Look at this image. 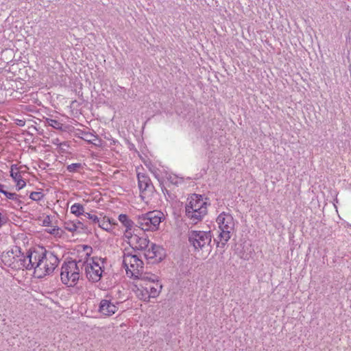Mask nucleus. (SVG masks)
I'll list each match as a JSON object with an SVG mask.
<instances>
[{
  "label": "nucleus",
  "mask_w": 351,
  "mask_h": 351,
  "mask_svg": "<svg viewBox=\"0 0 351 351\" xmlns=\"http://www.w3.org/2000/svg\"><path fill=\"white\" fill-rule=\"evenodd\" d=\"M34 276L38 278H43L53 272L59 264V258L57 256L49 251L34 250Z\"/></svg>",
  "instance_id": "f257e3e1"
},
{
  "label": "nucleus",
  "mask_w": 351,
  "mask_h": 351,
  "mask_svg": "<svg viewBox=\"0 0 351 351\" xmlns=\"http://www.w3.org/2000/svg\"><path fill=\"white\" fill-rule=\"evenodd\" d=\"M207 206L202 195L193 194L185 206V215L191 223L196 224L207 214Z\"/></svg>",
  "instance_id": "f03ea898"
},
{
  "label": "nucleus",
  "mask_w": 351,
  "mask_h": 351,
  "mask_svg": "<svg viewBox=\"0 0 351 351\" xmlns=\"http://www.w3.org/2000/svg\"><path fill=\"white\" fill-rule=\"evenodd\" d=\"M216 221L220 230L217 247H220L219 243H221V247H223L234 232L235 221L231 214L223 212L219 215Z\"/></svg>",
  "instance_id": "7ed1b4c3"
},
{
  "label": "nucleus",
  "mask_w": 351,
  "mask_h": 351,
  "mask_svg": "<svg viewBox=\"0 0 351 351\" xmlns=\"http://www.w3.org/2000/svg\"><path fill=\"white\" fill-rule=\"evenodd\" d=\"M79 263L84 266L86 276L89 281L97 282L100 280L104 272V259L99 257H93L84 263L79 261Z\"/></svg>",
  "instance_id": "20e7f679"
},
{
  "label": "nucleus",
  "mask_w": 351,
  "mask_h": 351,
  "mask_svg": "<svg viewBox=\"0 0 351 351\" xmlns=\"http://www.w3.org/2000/svg\"><path fill=\"white\" fill-rule=\"evenodd\" d=\"M79 262L71 261L64 263L61 267L60 278L63 284L74 287L80 278Z\"/></svg>",
  "instance_id": "39448f33"
},
{
  "label": "nucleus",
  "mask_w": 351,
  "mask_h": 351,
  "mask_svg": "<svg viewBox=\"0 0 351 351\" xmlns=\"http://www.w3.org/2000/svg\"><path fill=\"white\" fill-rule=\"evenodd\" d=\"M162 219H164L162 213L149 212L137 217L136 226L143 231H154L158 228Z\"/></svg>",
  "instance_id": "423d86ee"
},
{
  "label": "nucleus",
  "mask_w": 351,
  "mask_h": 351,
  "mask_svg": "<svg viewBox=\"0 0 351 351\" xmlns=\"http://www.w3.org/2000/svg\"><path fill=\"white\" fill-rule=\"evenodd\" d=\"M123 264L125 268L128 276L134 278L140 275V271L143 270V262L136 255L130 253L124 254Z\"/></svg>",
  "instance_id": "0eeeda50"
},
{
  "label": "nucleus",
  "mask_w": 351,
  "mask_h": 351,
  "mask_svg": "<svg viewBox=\"0 0 351 351\" xmlns=\"http://www.w3.org/2000/svg\"><path fill=\"white\" fill-rule=\"evenodd\" d=\"M189 241L195 250H200L208 246L211 242L212 235L210 231L191 230L189 232Z\"/></svg>",
  "instance_id": "6e6552de"
},
{
  "label": "nucleus",
  "mask_w": 351,
  "mask_h": 351,
  "mask_svg": "<svg viewBox=\"0 0 351 351\" xmlns=\"http://www.w3.org/2000/svg\"><path fill=\"white\" fill-rule=\"evenodd\" d=\"M34 251H28L26 255L20 254L19 258L14 263H11L10 267L16 270L27 269L34 270Z\"/></svg>",
  "instance_id": "1a4fd4ad"
},
{
  "label": "nucleus",
  "mask_w": 351,
  "mask_h": 351,
  "mask_svg": "<svg viewBox=\"0 0 351 351\" xmlns=\"http://www.w3.org/2000/svg\"><path fill=\"white\" fill-rule=\"evenodd\" d=\"M138 183L141 191V197L143 199L150 196L154 190V187L148 176L143 173H138Z\"/></svg>",
  "instance_id": "9d476101"
},
{
  "label": "nucleus",
  "mask_w": 351,
  "mask_h": 351,
  "mask_svg": "<svg viewBox=\"0 0 351 351\" xmlns=\"http://www.w3.org/2000/svg\"><path fill=\"white\" fill-rule=\"evenodd\" d=\"M118 302H113L109 296L101 300L99 306V312L106 316H111L118 311Z\"/></svg>",
  "instance_id": "9b49d317"
},
{
  "label": "nucleus",
  "mask_w": 351,
  "mask_h": 351,
  "mask_svg": "<svg viewBox=\"0 0 351 351\" xmlns=\"http://www.w3.org/2000/svg\"><path fill=\"white\" fill-rule=\"evenodd\" d=\"M149 240L147 237L134 236L130 239V245L136 250L145 251L149 247Z\"/></svg>",
  "instance_id": "f8f14e48"
},
{
  "label": "nucleus",
  "mask_w": 351,
  "mask_h": 351,
  "mask_svg": "<svg viewBox=\"0 0 351 351\" xmlns=\"http://www.w3.org/2000/svg\"><path fill=\"white\" fill-rule=\"evenodd\" d=\"M140 287L145 288V291H147L149 296L154 298L158 296L162 287L158 280L153 282H147L145 285H140Z\"/></svg>",
  "instance_id": "ddd939ff"
},
{
  "label": "nucleus",
  "mask_w": 351,
  "mask_h": 351,
  "mask_svg": "<svg viewBox=\"0 0 351 351\" xmlns=\"http://www.w3.org/2000/svg\"><path fill=\"white\" fill-rule=\"evenodd\" d=\"M21 254V248L19 247H14L11 251H8L5 254L2 256V261L6 265L10 267V264H12L17 261L19 258Z\"/></svg>",
  "instance_id": "4468645a"
},
{
  "label": "nucleus",
  "mask_w": 351,
  "mask_h": 351,
  "mask_svg": "<svg viewBox=\"0 0 351 351\" xmlns=\"http://www.w3.org/2000/svg\"><path fill=\"white\" fill-rule=\"evenodd\" d=\"M162 248L160 246L152 243L150 247H147L146 250H145V256L147 259H156V260H161L162 259Z\"/></svg>",
  "instance_id": "2eb2a0df"
},
{
  "label": "nucleus",
  "mask_w": 351,
  "mask_h": 351,
  "mask_svg": "<svg viewBox=\"0 0 351 351\" xmlns=\"http://www.w3.org/2000/svg\"><path fill=\"white\" fill-rule=\"evenodd\" d=\"M64 228L71 232H80L84 230V225L79 220L66 221L64 222Z\"/></svg>",
  "instance_id": "dca6fc26"
},
{
  "label": "nucleus",
  "mask_w": 351,
  "mask_h": 351,
  "mask_svg": "<svg viewBox=\"0 0 351 351\" xmlns=\"http://www.w3.org/2000/svg\"><path fill=\"white\" fill-rule=\"evenodd\" d=\"M140 273L141 274L138 276H135L134 278L141 280L142 282L140 285H145L147 282H153L158 280V277L155 274L143 273V270H141Z\"/></svg>",
  "instance_id": "f3484780"
},
{
  "label": "nucleus",
  "mask_w": 351,
  "mask_h": 351,
  "mask_svg": "<svg viewBox=\"0 0 351 351\" xmlns=\"http://www.w3.org/2000/svg\"><path fill=\"white\" fill-rule=\"evenodd\" d=\"M97 224L99 227L103 230L110 232L112 230L113 226H114L116 223L114 219H110L108 217H104L101 219H99Z\"/></svg>",
  "instance_id": "a211bd4d"
},
{
  "label": "nucleus",
  "mask_w": 351,
  "mask_h": 351,
  "mask_svg": "<svg viewBox=\"0 0 351 351\" xmlns=\"http://www.w3.org/2000/svg\"><path fill=\"white\" fill-rule=\"evenodd\" d=\"M119 220L126 228H133L134 222L126 215H119Z\"/></svg>",
  "instance_id": "6ab92c4d"
},
{
  "label": "nucleus",
  "mask_w": 351,
  "mask_h": 351,
  "mask_svg": "<svg viewBox=\"0 0 351 351\" xmlns=\"http://www.w3.org/2000/svg\"><path fill=\"white\" fill-rule=\"evenodd\" d=\"M71 213L75 216H80L84 214V208L82 204L75 203L71 206Z\"/></svg>",
  "instance_id": "aec40b11"
},
{
  "label": "nucleus",
  "mask_w": 351,
  "mask_h": 351,
  "mask_svg": "<svg viewBox=\"0 0 351 351\" xmlns=\"http://www.w3.org/2000/svg\"><path fill=\"white\" fill-rule=\"evenodd\" d=\"M46 123L56 130L62 131L63 129V124L60 122H59L58 120L52 119H46Z\"/></svg>",
  "instance_id": "412c9836"
},
{
  "label": "nucleus",
  "mask_w": 351,
  "mask_h": 351,
  "mask_svg": "<svg viewBox=\"0 0 351 351\" xmlns=\"http://www.w3.org/2000/svg\"><path fill=\"white\" fill-rule=\"evenodd\" d=\"M137 295L138 297L143 300V301H149L151 297L148 294L147 291H145V288L141 287L138 289L137 290Z\"/></svg>",
  "instance_id": "4be33fe9"
},
{
  "label": "nucleus",
  "mask_w": 351,
  "mask_h": 351,
  "mask_svg": "<svg viewBox=\"0 0 351 351\" xmlns=\"http://www.w3.org/2000/svg\"><path fill=\"white\" fill-rule=\"evenodd\" d=\"M82 169L83 165L81 163H73L66 167L67 171L71 173L78 172Z\"/></svg>",
  "instance_id": "5701e85b"
},
{
  "label": "nucleus",
  "mask_w": 351,
  "mask_h": 351,
  "mask_svg": "<svg viewBox=\"0 0 351 351\" xmlns=\"http://www.w3.org/2000/svg\"><path fill=\"white\" fill-rule=\"evenodd\" d=\"M82 138L85 140L86 141L90 143H95L94 141H97V136L90 133V132H83V137Z\"/></svg>",
  "instance_id": "b1692460"
},
{
  "label": "nucleus",
  "mask_w": 351,
  "mask_h": 351,
  "mask_svg": "<svg viewBox=\"0 0 351 351\" xmlns=\"http://www.w3.org/2000/svg\"><path fill=\"white\" fill-rule=\"evenodd\" d=\"M8 199L14 200L16 203L19 205L21 204V200L19 199V196L15 193H10L8 191H5L3 194Z\"/></svg>",
  "instance_id": "393cba45"
},
{
  "label": "nucleus",
  "mask_w": 351,
  "mask_h": 351,
  "mask_svg": "<svg viewBox=\"0 0 351 351\" xmlns=\"http://www.w3.org/2000/svg\"><path fill=\"white\" fill-rule=\"evenodd\" d=\"M133 228H126L125 232L124 233L125 237L128 239V242L130 244V239H132V237L136 236L137 234L134 233V230Z\"/></svg>",
  "instance_id": "a878e982"
},
{
  "label": "nucleus",
  "mask_w": 351,
  "mask_h": 351,
  "mask_svg": "<svg viewBox=\"0 0 351 351\" xmlns=\"http://www.w3.org/2000/svg\"><path fill=\"white\" fill-rule=\"evenodd\" d=\"M43 194L41 192H32L29 198L34 201H39L43 197Z\"/></svg>",
  "instance_id": "bb28decb"
},
{
  "label": "nucleus",
  "mask_w": 351,
  "mask_h": 351,
  "mask_svg": "<svg viewBox=\"0 0 351 351\" xmlns=\"http://www.w3.org/2000/svg\"><path fill=\"white\" fill-rule=\"evenodd\" d=\"M84 217L90 220H91L93 223H98L100 219L98 218V217L95 215H93L88 213H86L84 215Z\"/></svg>",
  "instance_id": "cd10ccee"
},
{
  "label": "nucleus",
  "mask_w": 351,
  "mask_h": 351,
  "mask_svg": "<svg viewBox=\"0 0 351 351\" xmlns=\"http://www.w3.org/2000/svg\"><path fill=\"white\" fill-rule=\"evenodd\" d=\"M14 165L12 166L10 176L16 181L21 178V176L19 172H14Z\"/></svg>",
  "instance_id": "c85d7f7f"
},
{
  "label": "nucleus",
  "mask_w": 351,
  "mask_h": 351,
  "mask_svg": "<svg viewBox=\"0 0 351 351\" xmlns=\"http://www.w3.org/2000/svg\"><path fill=\"white\" fill-rule=\"evenodd\" d=\"M16 182H17L16 186L18 188V190L21 189L23 187L25 186V182L21 178L19 179L18 180H16Z\"/></svg>",
  "instance_id": "c756f323"
},
{
  "label": "nucleus",
  "mask_w": 351,
  "mask_h": 351,
  "mask_svg": "<svg viewBox=\"0 0 351 351\" xmlns=\"http://www.w3.org/2000/svg\"><path fill=\"white\" fill-rule=\"evenodd\" d=\"M6 220L4 217L2 216L1 213H0V227L1 225L4 223H5Z\"/></svg>",
  "instance_id": "7c9ffc66"
},
{
  "label": "nucleus",
  "mask_w": 351,
  "mask_h": 351,
  "mask_svg": "<svg viewBox=\"0 0 351 351\" xmlns=\"http://www.w3.org/2000/svg\"><path fill=\"white\" fill-rule=\"evenodd\" d=\"M25 122L23 120H21V119L17 120V125L19 126H23V125H25Z\"/></svg>",
  "instance_id": "2f4dec72"
},
{
  "label": "nucleus",
  "mask_w": 351,
  "mask_h": 351,
  "mask_svg": "<svg viewBox=\"0 0 351 351\" xmlns=\"http://www.w3.org/2000/svg\"><path fill=\"white\" fill-rule=\"evenodd\" d=\"M4 185L0 184V193L4 194V193L6 191L3 189Z\"/></svg>",
  "instance_id": "473e14b6"
},
{
  "label": "nucleus",
  "mask_w": 351,
  "mask_h": 351,
  "mask_svg": "<svg viewBox=\"0 0 351 351\" xmlns=\"http://www.w3.org/2000/svg\"><path fill=\"white\" fill-rule=\"evenodd\" d=\"M56 230H58V229L53 228L51 230L49 231V232L51 234H55Z\"/></svg>",
  "instance_id": "72a5a7b5"
},
{
  "label": "nucleus",
  "mask_w": 351,
  "mask_h": 351,
  "mask_svg": "<svg viewBox=\"0 0 351 351\" xmlns=\"http://www.w3.org/2000/svg\"><path fill=\"white\" fill-rule=\"evenodd\" d=\"M47 223V221L46 219L44 220V223Z\"/></svg>",
  "instance_id": "f704fd0d"
}]
</instances>
